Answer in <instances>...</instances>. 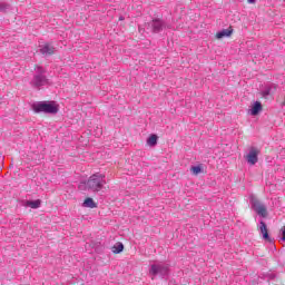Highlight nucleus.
<instances>
[{
    "mask_svg": "<svg viewBox=\"0 0 285 285\" xmlns=\"http://www.w3.org/2000/svg\"><path fill=\"white\" fill-rule=\"evenodd\" d=\"M105 185L106 175L99 173L91 175L86 181V187L92 193H99L100 190H104Z\"/></svg>",
    "mask_w": 285,
    "mask_h": 285,
    "instance_id": "obj_1",
    "label": "nucleus"
},
{
    "mask_svg": "<svg viewBox=\"0 0 285 285\" xmlns=\"http://www.w3.org/2000/svg\"><path fill=\"white\" fill-rule=\"evenodd\" d=\"M30 85L32 88H37V90H41L43 86H50V80L46 76V70H43L41 67H37Z\"/></svg>",
    "mask_w": 285,
    "mask_h": 285,
    "instance_id": "obj_2",
    "label": "nucleus"
},
{
    "mask_svg": "<svg viewBox=\"0 0 285 285\" xmlns=\"http://www.w3.org/2000/svg\"><path fill=\"white\" fill-rule=\"evenodd\" d=\"M32 110L35 112H45V115H57L59 112V107L53 102L38 101L32 105Z\"/></svg>",
    "mask_w": 285,
    "mask_h": 285,
    "instance_id": "obj_3",
    "label": "nucleus"
},
{
    "mask_svg": "<svg viewBox=\"0 0 285 285\" xmlns=\"http://www.w3.org/2000/svg\"><path fill=\"white\" fill-rule=\"evenodd\" d=\"M249 204H250L253 210H255V213H257V215H259V217H267L268 212L266 210V205H264L262 202H259V199H257V197L252 195L249 197Z\"/></svg>",
    "mask_w": 285,
    "mask_h": 285,
    "instance_id": "obj_4",
    "label": "nucleus"
},
{
    "mask_svg": "<svg viewBox=\"0 0 285 285\" xmlns=\"http://www.w3.org/2000/svg\"><path fill=\"white\" fill-rule=\"evenodd\" d=\"M170 267L168 264H153L149 269V274L154 277L160 275V277H168Z\"/></svg>",
    "mask_w": 285,
    "mask_h": 285,
    "instance_id": "obj_5",
    "label": "nucleus"
},
{
    "mask_svg": "<svg viewBox=\"0 0 285 285\" xmlns=\"http://www.w3.org/2000/svg\"><path fill=\"white\" fill-rule=\"evenodd\" d=\"M258 155H259V150H257V148L255 147H252L249 149V153L246 156L247 164H249V166H255V164L259 161Z\"/></svg>",
    "mask_w": 285,
    "mask_h": 285,
    "instance_id": "obj_6",
    "label": "nucleus"
},
{
    "mask_svg": "<svg viewBox=\"0 0 285 285\" xmlns=\"http://www.w3.org/2000/svg\"><path fill=\"white\" fill-rule=\"evenodd\" d=\"M257 228L263 236V239L271 242V236L268 235V227L266 226V223L264 220H259Z\"/></svg>",
    "mask_w": 285,
    "mask_h": 285,
    "instance_id": "obj_7",
    "label": "nucleus"
},
{
    "mask_svg": "<svg viewBox=\"0 0 285 285\" xmlns=\"http://www.w3.org/2000/svg\"><path fill=\"white\" fill-rule=\"evenodd\" d=\"M40 53L48 57V55H55V47H52L50 43H45L40 46Z\"/></svg>",
    "mask_w": 285,
    "mask_h": 285,
    "instance_id": "obj_8",
    "label": "nucleus"
},
{
    "mask_svg": "<svg viewBox=\"0 0 285 285\" xmlns=\"http://www.w3.org/2000/svg\"><path fill=\"white\" fill-rule=\"evenodd\" d=\"M151 28L154 32H161L164 30V22L159 19L153 20Z\"/></svg>",
    "mask_w": 285,
    "mask_h": 285,
    "instance_id": "obj_9",
    "label": "nucleus"
},
{
    "mask_svg": "<svg viewBox=\"0 0 285 285\" xmlns=\"http://www.w3.org/2000/svg\"><path fill=\"white\" fill-rule=\"evenodd\" d=\"M230 35H233L232 28L223 29L216 33V39H224V37H230Z\"/></svg>",
    "mask_w": 285,
    "mask_h": 285,
    "instance_id": "obj_10",
    "label": "nucleus"
},
{
    "mask_svg": "<svg viewBox=\"0 0 285 285\" xmlns=\"http://www.w3.org/2000/svg\"><path fill=\"white\" fill-rule=\"evenodd\" d=\"M259 112H262V102L256 101V102H254V105L250 109V115H253L255 117L256 115H259Z\"/></svg>",
    "mask_w": 285,
    "mask_h": 285,
    "instance_id": "obj_11",
    "label": "nucleus"
},
{
    "mask_svg": "<svg viewBox=\"0 0 285 285\" xmlns=\"http://www.w3.org/2000/svg\"><path fill=\"white\" fill-rule=\"evenodd\" d=\"M82 206H85V208H97V203H95L92 198H87Z\"/></svg>",
    "mask_w": 285,
    "mask_h": 285,
    "instance_id": "obj_12",
    "label": "nucleus"
},
{
    "mask_svg": "<svg viewBox=\"0 0 285 285\" xmlns=\"http://www.w3.org/2000/svg\"><path fill=\"white\" fill-rule=\"evenodd\" d=\"M124 252V244L122 243H117L114 247H112V253H115L116 255H119V253Z\"/></svg>",
    "mask_w": 285,
    "mask_h": 285,
    "instance_id": "obj_13",
    "label": "nucleus"
},
{
    "mask_svg": "<svg viewBox=\"0 0 285 285\" xmlns=\"http://www.w3.org/2000/svg\"><path fill=\"white\" fill-rule=\"evenodd\" d=\"M157 139H158V137H157V135H151V136H149V138L147 139V144L149 145V146H157Z\"/></svg>",
    "mask_w": 285,
    "mask_h": 285,
    "instance_id": "obj_14",
    "label": "nucleus"
},
{
    "mask_svg": "<svg viewBox=\"0 0 285 285\" xmlns=\"http://www.w3.org/2000/svg\"><path fill=\"white\" fill-rule=\"evenodd\" d=\"M27 205L30 208H39V206H41V200H29Z\"/></svg>",
    "mask_w": 285,
    "mask_h": 285,
    "instance_id": "obj_15",
    "label": "nucleus"
},
{
    "mask_svg": "<svg viewBox=\"0 0 285 285\" xmlns=\"http://www.w3.org/2000/svg\"><path fill=\"white\" fill-rule=\"evenodd\" d=\"M190 170L193 175H199V173H202V166H193Z\"/></svg>",
    "mask_w": 285,
    "mask_h": 285,
    "instance_id": "obj_16",
    "label": "nucleus"
},
{
    "mask_svg": "<svg viewBox=\"0 0 285 285\" xmlns=\"http://www.w3.org/2000/svg\"><path fill=\"white\" fill-rule=\"evenodd\" d=\"M263 97H268V95H271V87H266L263 91H262Z\"/></svg>",
    "mask_w": 285,
    "mask_h": 285,
    "instance_id": "obj_17",
    "label": "nucleus"
},
{
    "mask_svg": "<svg viewBox=\"0 0 285 285\" xmlns=\"http://www.w3.org/2000/svg\"><path fill=\"white\" fill-rule=\"evenodd\" d=\"M281 230H282V235H283L282 239H283V242H285V226H283V228Z\"/></svg>",
    "mask_w": 285,
    "mask_h": 285,
    "instance_id": "obj_18",
    "label": "nucleus"
},
{
    "mask_svg": "<svg viewBox=\"0 0 285 285\" xmlns=\"http://www.w3.org/2000/svg\"><path fill=\"white\" fill-rule=\"evenodd\" d=\"M248 1V3H256L257 2V0H247Z\"/></svg>",
    "mask_w": 285,
    "mask_h": 285,
    "instance_id": "obj_19",
    "label": "nucleus"
},
{
    "mask_svg": "<svg viewBox=\"0 0 285 285\" xmlns=\"http://www.w3.org/2000/svg\"><path fill=\"white\" fill-rule=\"evenodd\" d=\"M119 21H124V17H120V18H119Z\"/></svg>",
    "mask_w": 285,
    "mask_h": 285,
    "instance_id": "obj_20",
    "label": "nucleus"
},
{
    "mask_svg": "<svg viewBox=\"0 0 285 285\" xmlns=\"http://www.w3.org/2000/svg\"><path fill=\"white\" fill-rule=\"evenodd\" d=\"M0 10H3V7H2V6H0Z\"/></svg>",
    "mask_w": 285,
    "mask_h": 285,
    "instance_id": "obj_21",
    "label": "nucleus"
}]
</instances>
